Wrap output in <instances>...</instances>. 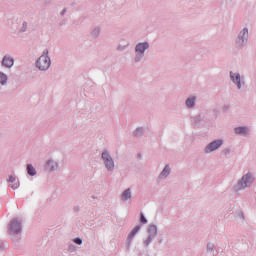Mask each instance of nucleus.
Returning a JSON list of instances; mask_svg holds the SVG:
<instances>
[{
	"label": "nucleus",
	"mask_w": 256,
	"mask_h": 256,
	"mask_svg": "<svg viewBox=\"0 0 256 256\" xmlns=\"http://www.w3.org/2000/svg\"><path fill=\"white\" fill-rule=\"evenodd\" d=\"M151 241H152V239H151V237H149V238L145 241L146 246H148V245H149V243H151Z\"/></svg>",
	"instance_id": "obj_21"
},
{
	"label": "nucleus",
	"mask_w": 256,
	"mask_h": 256,
	"mask_svg": "<svg viewBox=\"0 0 256 256\" xmlns=\"http://www.w3.org/2000/svg\"><path fill=\"white\" fill-rule=\"evenodd\" d=\"M139 229H141V226H136L128 235V238L133 239L137 233H139Z\"/></svg>",
	"instance_id": "obj_13"
},
{
	"label": "nucleus",
	"mask_w": 256,
	"mask_h": 256,
	"mask_svg": "<svg viewBox=\"0 0 256 256\" xmlns=\"http://www.w3.org/2000/svg\"><path fill=\"white\" fill-rule=\"evenodd\" d=\"M13 63H14V61H13V58H11V57H9V56H5L4 58H3V60H2V65L4 66V67H13Z\"/></svg>",
	"instance_id": "obj_9"
},
{
	"label": "nucleus",
	"mask_w": 256,
	"mask_h": 256,
	"mask_svg": "<svg viewBox=\"0 0 256 256\" xmlns=\"http://www.w3.org/2000/svg\"><path fill=\"white\" fill-rule=\"evenodd\" d=\"M8 182L10 183L11 189H18L19 188V180H17L16 177L10 176L8 179Z\"/></svg>",
	"instance_id": "obj_7"
},
{
	"label": "nucleus",
	"mask_w": 256,
	"mask_h": 256,
	"mask_svg": "<svg viewBox=\"0 0 256 256\" xmlns=\"http://www.w3.org/2000/svg\"><path fill=\"white\" fill-rule=\"evenodd\" d=\"M247 35H249V30L244 28L243 31H241L239 34V39H242V43L245 42V37H247Z\"/></svg>",
	"instance_id": "obj_12"
},
{
	"label": "nucleus",
	"mask_w": 256,
	"mask_h": 256,
	"mask_svg": "<svg viewBox=\"0 0 256 256\" xmlns=\"http://www.w3.org/2000/svg\"><path fill=\"white\" fill-rule=\"evenodd\" d=\"M25 29H27V24H24Z\"/></svg>",
	"instance_id": "obj_24"
},
{
	"label": "nucleus",
	"mask_w": 256,
	"mask_h": 256,
	"mask_svg": "<svg viewBox=\"0 0 256 256\" xmlns=\"http://www.w3.org/2000/svg\"><path fill=\"white\" fill-rule=\"evenodd\" d=\"M235 133L237 135H247V133H249V129H247V127H238L235 128Z\"/></svg>",
	"instance_id": "obj_10"
},
{
	"label": "nucleus",
	"mask_w": 256,
	"mask_h": 256,
	"mask_svg": "<svg viewBox=\"0 0 256 256\" xmlns=\"http://www.w3.org/2000/svg\"><path fill=\"white\" fill-rule=\"evenodd\" d=\"M186 105H187L188 107H193V106L195 105V97L188 98V99L186 100Z\"/></svg>",
	"instance_id": "obj_17"
},
{
	"label": "nucleus",
	"mask_w": 256,
	"mask_h": 256,
	"mask_svg": "<svg viewBox=\"0 0 256 256\" xmlns=\"http://www.w3.org/2000/svg\"><path fill=\"white\" fill-rule=\"evenodd\" d=\"M146 49H149V44L147 42L140 43L136 46V53H141V55H143V53H145Z\"/></svg>",
	"instance_id": "obj_6"
},
{
	"label": "nucleus",
	"mask_w": 256,
	"mask_h": 256,
	"mask_svg": "<svg viewBox=\"0 0 256 256\" xmlns=\"http://www.w3.org/2000/svg\"><path fill=\"white\" fill-rule=\"evenodd\" d=\"M230 77H231L233 83H236L238 89H241V76L239 74L235 75V74L231 73Z\"/></svg>",
	"instance_id": "obj_8"
},
{
	"label": "nucleus",
	"mask_w": 256,
	"mask_h": 256,
	"mask_svg": "<svg viewBox=\"0 0 256 256\" xmlns=\"http://www.w3.org/2000/svg\"><path fill=\"white\" fill-rule=\"evenodd\" d=\"M27 171H28V175H36L37 171H35V168L33 167V165L28 164L27 165Z\"/></svg>",
	"instance_id": "obj_14"
},
{
	"label": "nucleus",
	"mask_w": 256,
	"mask_h": 256,
	"mask_svg": "<svg viewBox=\"0 0 256 256\" xmlns=\"http://www.w3.org/2000/svg\"><path fill=\"white\" fill-rule=\"evenodd\" d=\"M49 51H44L43 55L40 56L36 62V66L40 71H47L51 67V59L49 58Z\"/></svg>",
	"instance_id": "obj_1"
},
{
	"label": "nucleus",
	"mask_w": 256,
	"mask_h": 256,
	"mask_svg": "<svg viewBox=\"0 0 256 256\" xmlns=\"http://www.w3.org/2000/svg\"><path fill=\"white\" fill-rule=\"evenodd\" d=\"M102 159L105 161V166L107 169H109V171L115 167V163L113 162V159H111V156H109V153L103 152Z\"/></svg>",
	"instance_id": "obj_4"
},
{
	"label": "nucleus",
	"mask_w": 256,
	"mask_h": 256,
	"mask_svg": "<svg viewBox=\"0 0 256 256\" xmlns=\"http://www.w3.org/2000/svg\"><path fill=\"white\" fill-rule=\"evenodd\" d=\"M0 83L2 85H5V83H7V75L3 74L0 72Z\"/></svg>",
	"instance_id": "obj_18"
},
{
	"label": "nucleus",
	"mask_w": 256,
	"mask_h": 256,
	"mask_svg": "<svg viewBox=\"0 0 256 256\" xmlns=\"http://www.w3.org/2000/svg\"><path fill=\"white\" fill-rule=\"evenodd\" d=\"M139 131H141V129L136 130V135H139Z\"/></svg>",
	"instance_id": "obj_22"
},
{
	"label": "nucleus",
	"mask_w": 256,
	"mask_h": 256,
	"mask_svg": "<svg viewBox=\"0 0 256 256\" xmlns=\"http://www.w3.org/2000/svg\"><path fill=\"white\" fill-rule=\"evenodd\" d=\"M171 169H169V166H166L163 171L160 174V177H167V175H169Z\"/></svg>",
	"instance_id": "obj_16"
},
{
	"label": "nucleus",
	"mask_w": 256,
	"mask_h": 256,
	"mask_svg": "<svg viewBox=\"0 0 256 256\" xmlns=\"http://www.w3.org/2000/svg\"><path fill=\"white\" fill-rule=\"evenodd\" d=\"M20 232H21V223H19V221L17 220H13L10 224V233H12V235H15Z\"/></svg>",
	"instance_id": "obj_5"
},
{
	"label": "nucleus",
	"mask_w": 256,
	"mask_h": 256,
	"mask_svg": "<svg viewBox=\"0 0 256 256\" xmlns=\"http://www.w3.org/2000/svg\"><path fill=\"white\" fill-rule=\"evenodd\" d=\"M208 249H210V250L213 249V248H211V244H208Z\"/></svg>",
	"instance_id": "obj_23"
},
{
	"label": "nucleus",
	"mask_w": 256,
	"mask_h": 256,
	"mask_svg": "<svg viewBox=\"0 0 256 256\" xmlns=\"http://www.w3.org/2000/svg\"><path fill=\"white\" fill-rule=\"evenodd\" d=\"M223 145V140H216L210 143L206 148V153H211V151H216V149H219Z\"/></svg>",
	"instance_id": "obj_3"
},
{
	"label": "nucleus",
	"mask_w": 256,
	"mask_h": 256,
	"mask_svg": "<svg viewBox=\"0 0 256 256\" xmlns=\"http://www.w3.org/2000/svg\"><path fill=\"white\" fill-rule=\"evenodd\" d=\"M74 243H76V245H81V243H83V241L81 240V238H76V239H74Z\"/></svg>",
	"instance_id": "obj_19"
},
{
	"label": "nucleus",
	"mask_w": 256,
	"mask_h": 256,
	"mask_svg": "<svg viewBox=\"0 0 256 256\" xmlns=\"http://www.w3.org/2000/svg\"><path fill=\"white\" fill-rule=\"evenodd\" d=\"M254 180L255 178H253L251 174L244 175L241 181L238 183V189H245L246 187H249Z\"/></svg>",
	"instance_id": "obj_2"
},
{
	"label": "nucleus",
	"mask_w": 256,
	"mask_h": 256,
	"mask_svg": "<svg viewBox=\"0 0 256 256\" xmlns=\"http://www.w3.org/2000/svg\"><path fill=\"white\" fill-rule=\"evenodd\" d=\"M46 169L48 171H54L55 169H57V163L55 161H48L47 165H46Z\"/></svg>",
	"instance_id": "obj_11"
},
{
	"label": "nucleus",
	"mask_w": 256,
	"mask_h": 256,
	"mask_svg": "<svg viewBox=\"0 0 256 256\" xmlns=\"http://www.w3.org/2000/svg\"><path fill=\"white\" fill-rule=\"evenodd\" d=\"M131 197V190L127 189L123 194H122V199L124 201H127Z\"/></svg>",
	"instance_id": "obj_15"
},
{
	"label": "nucleus",
	"mask_w": 256,
	"mask_h": 256,
	"mask_svg": "<svg viewBox=\"0 0 256 256\" xmlns=\"http://www.w3.org/2000/svg\"><path fill=\"white\" fill-rule=\"evenodd\" d=\"M141 223H147V219L145 218V216L142 214L141 218H140Z\"/></svg>",
	"instance_id": "obj_20"
}]
</instances>
